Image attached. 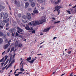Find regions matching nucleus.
<instances>
[{
    "instance_id": "58",
    "label": "nucleus",
    "mask_w": 76,
    "mask_h": 76,
    "mask_svg": "<svg viewBox=\"0 0 76 76\" xmlns=\"http://www.w3.org/2000/svg\"><path fill=\"white\" fill-rule=\"evenodd\" d=\"M43 45H42V46H41L39 48H42V47H43Z\"/></svg>"
},
{
    "instance_id": "45",
    "label": "nucleus",
    "mask_w": 76,
    "mask_h": 76,
    "mask_svg": "<svg viewBox=\"0 0 76 76\" xmlns=\"http://www.w3.org/2000/svg\"><path fill=\"white\" fill-rule=\"evenodd\" d=\"M3 71L1 70V71H0V73H3Z\"/></svg>"
},
{
    "instance_id": "9",
    "label": "nucleus",
    "mask_w": 76,
    "mask_h": 76,
    "mask_svg": "<svg viewBox=\"0 0 76 76\" xmlns=\"http://www.w3.org/2000/svg\"><path fill=\"white\" fill-rule=\"evenodd\" d=\"M50 29V27H49L45 29L44 30L43 32H48V31H49Z\"/></svg>"
},
{
    "instance_id": "64",
    "label": "nucleus",
    "mask_w": 76,
    "mask_h": 76,
    "mask_svg": "<svg viewBox=\"0 0 76 76\" xmlns=\"http://www.w3.org/2000/svg\"><path fill=\"white\" fill-rule=\"evenodd\" d=\"M19 37L20 38H22V36L21 35H20V36H19Z\"/></svg>"
},
{
    "instance_id": "15",
    "label": "nucleus",
    "mask_w": 76,
    "mask_h": 76,
    "mask_svg": "<svg viewBox=\"0 0 76 76\" xmlns=\"http://www.w3.org/2000/svg\"><path fill=\"white\" fill-rule=\"evenodd\" d=\"M31 5L32 7H34L35 6V3L34 2H32L31 3Z\"/></svg>"
},
{
    "instance_id": "43",
    "label": "nucleus",
    "mask_w": 76,
    "mask_h": 76,
    "mask_svg": "<svg viewBox=\"0 0 76 76\" xmlns=\"http://www.w3.org/2000/svg\"><path fill=\"white\" fill-rule=\"evenodd\" d=\"M5 42L6 43H7L8 42V40H7V39H6V40H5Z\"/></svg>"
},
{
    "instance_id": "38",
    "label": "nucleus",
    "mask_w": 76,
    "mask_h": 76,
    "mask_svg": "<svg viewBox=\"0 0 76 76\" xmlns=\"http://www.w3.org/2000/svg\"><path fill=\"white\" fill-rule=\"evenodd\" d=\"M9 59H8L7 60L5 63H6L7 64V63H8V62H9Z\"/></svg>"
},
{
    "instance_id": "28",
    "label": "nucleus",
    "mask_w": 76,
    "mask_h": 76,
    "mask_svg": "<svg viewBox=\"0 0 76 76\" xmlns=\"http://www.w3.org/2000/svg\"><path fill=\"white\" fill-rule=\"evenodd\" d=\"M3 36L4 38H6V34H4Z\"/></svg>"
},
{
    "instance_id": "8",
    "label": "nucleus",
    "mask_w": 76,
    "mask_h": 76,
    "mask_svg": "<svg viewBox=\"0 0 76 76\" xmlns=\"http://www.w3.org/2000/svg\"><path fill=\"white\" fill-rule=\"evenodd\" d=\"M29 3L28 2L26 3L25 4V7L26 8H27L29 6Z\"/></svg>"
},
{
    "instance_id": "4",
    "label": "nucleus",
    "mask_w": 76,
    "mask_h": 76,
    "mask_svg": "<svg viewBox=\"0 0 76 76\" xmlns=\"http://www.w3.org/2000/svg\"><path fill=\"white\" fill-rule=\"evenodd\" d=\"M61 8V6H56L55 7V10H57V11H58V10L60 9Z\"/></svg>"
},
{
    "instance_id": "53",
    "label": "nucleus",
    "mask_w": 76,
    "mask_h": 76,
    "mask_svg": "<svg viewBox=\"0 0 76 76\" xmlns=\"http://www.w3.org/2000/svg\"><path fill=\"white\" fill-rule=\"evenodd\" d=\"M5 53H6V52L5 51H4L2 53V55H3L4 54H5Z\"/></svg>"
},
{
    "instance_id": "30",
    "label": "nucleus",
    "mask_w": 76,
    "mask_h": 76,
    "mask_svg": "<svg viewBox=\"0 0 76 76\" xmlns=\"http://www.w3.org/2000/svg\"><path fill=\"white\" fill-rule=\"evenodd\" d=\"M22 46V44L20 43L19 44V45L18 47H21Z\"/></svg>"
},
{
    "instance_id": "18",
    "label": "nucleus",
    "mask_w": 76,
    "mask_h": 76,
    "mask_svg": "<svg viewBox=\"0 0 76 76\" xmlns=\"http://www.w3.org/2000/svg\"><path fill=\"white\" fill-rule=\"evenodd\" d=\"M34 14L36 13H38V10H35L34 11Z\"/></svg>"
},
{
    "instance_id": "46",
    "label": "nucleus",
    "mask_w": 76,
    "mask_h": 76,
    "mask_svg": "<svg viewBox=\"0 0 76 76\" xmlns=\"http://www.w3.org/2000/svg\"><path fill=\"white\" fill-rule=\"evenodd\" d=\"M43 1H44V0H40V3H42L43 2Z\"/></svg>"
},
{
    "instance_id": "6",
    "label": "nucleus",
    "mask_w": 76,
    "mask_h": 76,
    "mask_svg": "<svg viewBox=\"0 0 76 76\" xmlns=\"http://www.w3.org/2000/svg\"><path fill=\"white\" fill-rule=\"evenodd\" d=\"M4 8H5V7L4 6L0 5V12L2 10L4 9Z\"/></svg>"
},
{
    "instance_id": "42",
    "label": "nucleus",
    "mask_w": 76,
    "mask_h": 76,
    "mask_svg": "<svg viewBox=\"0 0 76 76\" xmlns=\"http://www.w3.org/2000/svg\"><path fill=\"white\" fill-rule=\"evenodd\" d=\"M67 53H68V54H71V53H72V51H70L69 52H68Z\"/></svg>"
},
{
    "instance_id": "62",
    "label": "nucleus",
    "mask_w": 76,
    "mask_h": 76,
    "mask_svg": "<svg viewBox=\"0 0 76 76\" xmlns=\"http://www.w3.org/2000/svg\"><path fill=\"white\" fill-rule=\"evenodd\" d=\"M23 62V61H21V62L20 63V64L21 65L22 64V62Z\"/></svg>"
},
{
    "instance_id": "27",
    "label": "nucleus",
    "mask_w": 76,
    "mask_h": 76,
    "mask_svg": "<svg viewBox=\"0 0 76 76\" xmlns=\"http://www.w3.org/2000/svg\"><path fill=\"white\" fill-rule=\"evenodd\" d=\"M3 33L1 31H0V36L2 37V36H3Z\"/></svg>"
},
{
    "instance_id": "55",
    "label": "nucleus",
    "mask_w": 76,
    "mask_h": 76,
    "mask_svg": "<svg viewBox=\"0 0 76 76\" xmlns=\"http://www.w3.org/2000/svg\"><path fill=\"white\" fill-rule=\"evenodd\" d=\"M0 28H2V29H3V26L0 25Z\"/></svg>"
},
{
    "instance_id": "26",
    "label": "nucleus",
    "mask_w": 76,
    "mask_h": 76,
    "mask_svg": "<svg viewBox=\"0 0 76 76\" xmlns=\"http://www.w3.org/2000/svg\"><path fill=\"white\" fill-rule=\"evenodd\" d=\"M59 2H60V0H58L57 1L55 2V4H58Z\"/></svg>"
},
{
    "instance_id": "63",
    "label": "nucleus",
    "mask_w": 76,
    "mask_h": 76,
    "mask_svg": "<svg viewBox=\"0 0 76 76\" xmlns=\"http://www.w3.org/2000/svg\"><path fill=\"white\" fill-rule=\"evenodd\" d=\"M18 73H19V74H21V73H23L22 72H18Z\"/></svg>"
},
{
    "instance_id": "12",
    "label": "nucleus",
    "mask_w": 76,
    "mask_h": 76,
    "mask_svg": "<svg viewBox=\"0 0 76 76\" xmlns=\"http://www.w3.org/2000/svg\"><path fill=\"white\" fill-rule=\"evenodd\" d=\"M8 47H9V45H8V44H7L5 45L4 46V49H7V48H8Z\"/></svg>"
},
{
    "instance_id": "39",
    "label": "nucleus",
    "mask_w": 76,
    "mask_h": 76,
    "mask_svg": "<svg viewBox=\"0 0 76 76\" xmlns=\"http://www.w3.org/2000/svg\"><path fill=\"white\" fill-rule=\"evenodd\" d=\"M9 59H8L7 60L5 63H6L7 64V63H8V62H9Z\"/></svg>"
},
{
    "instance_id": "10",
    "label": "nucleus",
    "mask_w": 76,
    "mask_h": 76,
    "mask_svg": "<svg viewBox=\"0 0 76 76\" xmlns=\"http://www.w3.org/2000/svg\"><path fill=\"white\" fill-rule=\"evenodd\" d=\"M9 18L7 20H3V22H4V23H6L9 22Z\"/></svg>"
},
{
    "instance_id": "47",
    "label": "nucleus",
    "mask_w": 76,
    "mask_h": 76,
    "mask_svg": "<svg viewBox=\"0 0 76 76\" xmlns=\"http://www.w3.org/2000/svg\"><path fill=\"white\" fill-rule=\"evenodd\" d=\"M16 36H18L19 35V34H18V33L16 32Z\"/></svg>"
},
{
    "instance_id": "13",
    "label": "nucleus",
    "mask_w": 76,
    "mask_h": 76,
    "mask_svg": "<svg viewBox=\"0 0 76 76\" xmlns=\"http://www.w3.org/2000/svg\"><path fill=\"white\" fill-rule=\"evenodd\" d=\"M15 4L17 5H18V4H20V3H19V2H17V1H16V0H15Z\"/></svg>"
},
{
    "instance_id": "59",
    "label": "nucleus",
    "mask_w": 76,
    "mask_h": 76,
    "mask_svg": "<svg viewBox=\"0 0 76 76\" xmlns=\"http://www.w3.org/2000/svg\"><path fill=\"white\" fill-rule=\"evenodd\" d=\"M57 38V37H55L53 38V39H56Z\"/></svg>"
},
{
    "instance_id": "48",
    "label": "nucleus",
    "mask_w": 76,
    "mask_h": 76,
    "mask_svg": "<svg viewBox=\"0 0 76 76\" xmlns=\"http://www.w3.org/2000/svg\"><path fill=\"white\" fill-rule=\"evenodd\" d=\"M37 58V57L34 58V59H33V60L34 61H35V60H37V58Z\"/></svg>"
},
{
    "instance_id": "33",
    "label": "nucleus",
    "mask_w": 76,
    "mask_h": 76,
    "mask_svg": "<svg viewBox=\"0 0 76 76\" xmlns=\"http://www.w3.org/2000/svg\"><path fill=\"white\" fill-rule=\"evenodd\" d=\"M17 16H18V17H19V18H20L21 16V14H18L17 15Z\"/></svg>"
},
{
    "instance_id": "37",
    "label": "nucleus",
    "mask_w": 76,
    "mask_h": 76,
    "mask_svg": "<svg viewBox=\"0 0 76 76\" xmlns=\"http://www.w3.org/2000/svg\"><path fill=\"white\" fill-rule=\"evenodd\" d=\"M9 23H7L6 25V26H7H7H9Z\"/></svg>"
},
{
    "instance_id": "2",
    "label": "nucleus",
    "mask_w": 76,
    "mask_h": 76,
    "mask_svg": "<svg viewBox=\"0 0 76 76\" xmlns=\"http://www.w3.org/2000/svg\"><path fill=\"white\" fill-rule=\"evenodd\" d=\"M27 19H28V20H30L31 19V15L29 13H27L26 16Z\"/></svg>"
},
{
    "instance_id": "11",
    "label": "nucleus",
    "mask_w": 76,
    "mask_h": 76,
    "mask_svg": "<svg viewBox=\"0 0 76 76\" xmlns=\"http://www.w3.org/2000/svg\"><path fill=\"white\" fill-rule=\"evenodd\" d=\"M22 22L24 23H28V20H23Z\"/></svg>"
},
{
    "instance_id": "5",
    "label": "nucleus",
    "mask_w": 76,
    "mask_h": 76,
    "mask_svg": "<svg viewBox=\"0 0 76 76\" xmlns=\"http://www.w3.org/2000/svg\"><path fill=\"white\" fill-rule=\"evenodd\" d=\"M7 17H8V15L7 13H5L4 14L3 19H6L7 18Z\"/></svg>"
},
{
    "instance_id": "61",
    "label": "nucleus",
    "mask_w": 76,
    "mask_h": 76,
    "mask_svg": "<svg viewBox=\"0 0 76 76\" xmlns=\"http://www.w3.org/2000/svg\"><path fill=\"white\" fill-rule=\"evenodd\" d=\"M7 63L5 62V63L4 64V66H6V65H7Z\"/></svg>"
},
{
    "instance_id": "34",
    "label": "nucleus",
    "mask_w": 76,
    "mask_h": 76,
    "mask_svg": "<svg viewBox=\"0 0 76 76\" xmlns=\"http://www.w3.org/2000/svg\"><path fill=\"white\" fill-rule=\"evenodd\" d=\"M14 75H15V76H19V74H15V73H14Z\"/></svg>"
},
{
    "instance_id": "17",
    "label": "nucleus",
    "mask_w": 76,
    "mask_h": 76,
    "mask_svg": "<svg viewBox=\"0 0 76 76\" xmlns=\"http://www.w3.org/2000/svg\"><path fill=\"white\" fill-rule=\"evenodd\" d=\"M25 28L26 30H29L30 29V28H29V26H27L26 27H25Z\"/></svg>"
},
{
    "instance_id": "36",
    "label": "nucleus",
    "mask_w": 76,
    "mask_h": 76,
    "mask_svg": "<svg viewBox=\"0 0 76 76\" xmlns=\"http://www.w3.org/2000/svg\"><path fill=\"white\" fill-rule=\"evenodd\" d=\"M22 18H23V19H25V18H26V16L25 15H23L22 16Z\"/></svg>"
},
{
    "instance_id": "40",
    "label": "nucleus",
    "mask_w": 76,
    "mask_h": 76,
    "mask_svg": "<svg viewBox=\"0 0 76 76\" xmlns=\"http://www.w3.org/2000/svg\"><path fill=\"white\" fill-rule=\"evenodd\" d=\"M32 33H34L35 34V30H33L32 31Z\"/></svg>"
},
{
    "instance_id": "57",
    "label": "nucleus",
    "mask_w": 76,
    "mask_h": 76,
    "mask_svg": "<svg viewBox=\"0 0 76 76\" xmlns=\"http://www.w3.org/2000/svg\"><path fill=\"white\" fill-rule=\"evenodd\" d=\"M12 37H13V36H14V34H13V32L12 34Z\"/></svg>"
},
{
    "instance_id": "49",
    "label": "nucleus",
    "mask_w": 76,
    "mask_h": 76,
    "mask_svg": "<svg viewBox=\"0 0 76 76\" xmlns=\"http://www.w3.org/2000/svg\"><path fill=\"white\" fill-rule=\"evenodd\" d=\"M12 31H16V29L15 28H13L12 29Z\"/></svg>"
},
{
    "instance_id": "56",
    "label": "nucleus",
    "mask_w": 76,
    "mask_h": 76,
    "mask_svg": "<svg viewBox=\"0 0 76 76\" xmlns=\"http://www.w3.org/2000/svg\"><path fill=\"white\" fill-rule=\"evenodd\" d=\"M57 12H58V15L60 14V11L58 10Z\"/></svg>"
},
{
    "instance_id": "1",
    "label": "nucleus",
    "mask_w": 76,
    "mask_h": 76,
    "mask_svg": "<svg viewBox=\"0 0 76 76\" xmlns=\"http://www.w3.org/2000/svg\"><path fill=\"white\" fill-rule=\"evenodd\" d=\"M46 21V18L45 16H43L42 17V19L41 20H39V21H36L34 23H32V24L34 26L37 25H39L40 24H42L43 23V22H45Z\"/></svg>"
},
{
    "instance_id": "24",
    "label": "nucleus",
    "mask_w": 76,
    "mask_h": 76,
    "mask_svg": "<svg viewBox=\"0 0 76 76\" xmlns=\"http://www.w3.org/2000/svg\"><path fill=\"white\" fill-rule=\"evenodd\" d=\"M17 23L18 24H20V20H19L17 19Z\"/></svg>"
},
{
    "instance_id": "60",
    "label": "nucleus",
    "mask_w": 76,
    "mask_h": 76,
    "mask_svg": "<svg viewBox=\"0 0 76 76\" xmlns=\"http://www.w3.org/2000/svg\"><path fill=\"white\" fill-rule=\"evenodd\" d=\"M9 9L10 10H11V8H10V6H9Z\"/></svg>"
},
{
    "instance_id": "35",
    "label": "nucleus",
    "mask_w": 76,
    "mask_h": 76,
    "mask_svg": "<svg viewBox=\"0 0 76 76\" xmlns=\"http://www.w3.org/2000/svg\"><path fill=\"white\" fill-rule=\"evenodd\" d=\"M15 60L14 59L13 60H12L11 61V63H12L13 64V63H14L15 62Z\"/></svg>"
},
{
    "instance_id": "54",
    "label": "nucleus",
    "mask_w": 76,
    "mask_h": 76,
    "mask_svg": "<svg viewBox=\"0 0 76 76\" xmlns=\"http://www.w3.org/2000/svg\"><path fill=\"white\" fill-rule=\"evenodd\" d=\"M2 23V20H0V24Z\"/></svg>"
},
{
    "instance_id": "41",
    "label": "nucleus",
    "mask_w": 76,
    "mask_h": 76,
    "mask_svg": "<svg viewBox=\"0 0 76 76\" xmlns=\"http://www.w3.org/2000/svg\"><path fill=\"white\" fill-rule=\"evenodd\" d=\"M66 12L67 13H69V14H71L70 11H67Z\"/></svg>"
},
{
    "instance_id": "32",
    "label": "nucleus",
    "mask_w": 76,
    "mask_h": 76,
    "mask_svg": "<svg viewBox=\"0 0 76 76\" xmlns=\"http://www.w3.org/2000/svg\"><path fill=\"white\" fill-rule=\"evenodd\" d=\"M12 64H13L11 62V63L8 66V67H10L12 65Z\"/></svg>"
},
{
    "instance_id": "21",
    "label": "nucleus",
    "mask_w": 76,
    "mask_h": 76,
    "mask_svg": "<svg viewBox=\"0 0 76 76\" xmlns=\"http://www.w3.org/2000/svg\"><path fill=\"white\" fill-rule=\"evenodd\" d=\"M3 42V39L0 37V44H2Z\"/></svg>"
},
{
    "instance_id": "52",
    "label": "nucleus",
    "mask_w": 76,
    "mask_h": 76,
    "mask_svg": "<svg viewBox=\"0 0 76 76\" xmlns=\"http://www.w3.org/2000/svg\"><path fill=\"white\" fill-rule=\"evenodd\" d=\"M28 25H32V23L30 22L29 23H28Z\"/></svg>"
},
{
    "instance_id": "14",
    "label": "nucleus",
    "mask_w": 76,
    "mask_h": 76,
    "mask_svg": "<svg viewBox=\"0 0 76 76\" xmlns=\"http://www.w3.org/2000/svg\"><path fill=\"white\" fill-rule=\"evenodd\" d=\"M14 50H15V48L14 47H12L10 51V53H12V51H14Z\"/></svg>"
},
{
    "instance_id": "25",
    "label": "nucleus",
    "mask_w": 76,
    "mask_h": 76,
    "mask_svg": "<svg viewBox=\"0 0 76 76\" xmlns=\"http://www.w3.org/2000/svg\"><path fill=\"white\" fill-rule=\"evenodd\" d=\"M60 21H56V22H54L53 23L54 24H56V23H60Z\"/></svg>"
},
{
    "instance_id": "22",
    "label": "nucleus",
    "mask_w": 76,
    "mask_h": 76,
    "mask_svg": "<svg viewBox=\"0 0 76 76\" xmlns=\"http://www.w3.org/2000/svg\"><path fill=\"white\" fill-rule=\"evenodd\" d=\"M7 67V65H6L5 67H3L2 68V70L3 71L4 69H5Z\"/></svg>"
},
{
    "instance_id": "51",
    "label": "nucleus",
    "mask_w": 76,
    "mask_h": 76,
    "mask_svg": "<svg viewBox=\"0 0 76 76\" xmlns=\"http://www.w3.org/2000/svg\"><path fill=\"white\" fill-rule=\"evenodd\" d=\"M12 61V59H11V58H10V61H9V63H10V62H11V61Z\"/></svg>"
},
{
    "instance_id": "23",
    "label": "nucleus",
    "mask_w": 76,
    "mask_h": 76,
    "mask_svg": "<svg viewBox=\"0 0 76 76\" xmlns=\"http://www.w3.org/2000/svg\"><path fill=\"white\" fill-rule=\"evenodd\" d=\"M20 70V71H21V72H23V71H25V69H23V68H21Z\"/></svg>"
},
{
    "instance_id": "31",
    "label": "nucleus",
    "mask_w": 76,
    "mask_h": 76,
    "mask_svg": "<svg viewBox=\"0 0 76 76\" xmlns=\"http://www.w3.org/2000/svg\"><path fill=\"white\" fill-rule=\"evenodd\" d=\"M7 50L8 53H9V51H10V48H9L8 49H7Z\"/></svg>"
},
{
    "instance_id": "7",
    "label": "nucleus",
    "mask_w": 76,
    "mask_h": 76,
    "mask_svg": "<svg viewBox=\"0 0 76 76\" xmlns=\"http://www.w3.org/2000/svg\"><path fill=\"white\" fill-rule=\"evenodd\" d=\"M4 16V13L3 12L0 13V19H1Z\"/></svg>"
},
{
    "instance_id": "44",
    "label": "nucleus",
    "mask_w": 76,
    "mask_h": 76,
    "mask_svg": "<svg viewBox=\"0 0 76 76\" xmlns=\"http://www.w3.org/2000/svg\"><path fill=\"white\" fill-rule=\"evenodd\" d=\"M73 72H72L69 75L70 76H73Z\"/></svg>"
},
{
    "instance_id": "50",
    "label": "nucleus",
    "mask_w": 76,
    "mask_h": 76,
    "mask_svg": "<svg viewBox=\"0 0 76 76\" xmlns=\"http://www.w3.org/2000/svg\"><path fill=\"white\" fill-rule=\"evenodd\" d=\"M44 42H45V41H43L39 45H41V44H43V43H44Z\"/></svg>"
},
{
    "instance_id": "19",
    "label": "nucleus",
    "mask_w": 76,
    "mask_h": 76,
    "mask_svg": "<svg viewBox=\"0 0 76 76\" xmlns=\"http://www.w3.org/2000/svg\"><path fill=\"white\" fill-rule=\"evenodd\" d=\"M18 45H19V43H18V42L16 41L15 43V46H18Z\"/></svg>"
},
{
    "instance_id": "29",
    "label": "nucleus",
    "mask_w": 76,
    "mask_h": 76,
    "mask_svg": "<svg viewBox=\"0 0 76 76\" xmlns=\"http://www.w3.org/2000/svg\"><path fill=\"white\" fill-rule=\"evenodd\" d=\"M4 59V58L3 57L0 60V62H2V61H3V60Z\"/></svg>"
},
{
    "instance_id": "16",
    "label": "nucleus",
    "mask_w": 76,
    "mask_h": 76,
    "mask_svg": "<svg viewBox=\"0 0 76 76\" xmlns=\"http://www.w3.org/2000/svg\"><path fill=\"white\" fill-rule=\"evenodd\" d=\"M28 62L30 63V64H32L34 62V61L33 60H31L30 61H29Z\"/></svg>"
},
{
    "instance_id": "3",
    "label": "nucleus",
    "mask_w": 76,
    "mask_h": 76,
    "mask_svg": "<svg viewBox=\"0 0 76 76\" xmlns=\"http://www.w3.org/2000/svg\"><path fill=\"white\" fill-rule=\"evenodd\" d=\"M17 29L18 30V33H20V32H22V31H23V30L21 29V28H20L19 27H18L17 28Z\"/></svg>"
},
{
    "instance_id": "20",
    "label": "nucleus",
    "mask_w": 76,
    "mask_h": 76,
    "mask_svg": "<svg viewBox=\"0 0 76 76\" xmlns=\"http://www.w3.org/2000/svg\"><path fill=\"white\" fill-rule=\"evenodd\" d=\"M31 60V57H29L26 59L27 61H29V60Z\"/></svg>"
}]
</instances>
